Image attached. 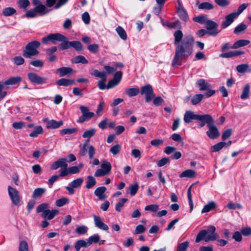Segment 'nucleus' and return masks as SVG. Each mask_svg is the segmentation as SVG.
<instances>
[{
    "instance_id": "obj_1",
    "label": "nucleus",
    "mask_w": 251,
    "mask_h": 251,
    "mask_svg": "<svg viewBox=\"0 0 251 251\" xmlns=\"http://www.w3.org/2000/svg\"><path fill=\"white\" fill-rule=\"evenodd\" d=\"M175 38L174 44L176 46L175 54L172 61V66H180L183 60L191 56L193 52L195 44L194 36L191 34H183L180 30L174 33Z\"/></svg>"
},
{
    "instance_id": "obj_2",
    "label": "nucleus",
    "mask_w": 251,
    "mask_h": 251,
    "mask_svg": "<svg viewBox=\"0 0 251 251\" xmlns=\"http://www.w3.org/2000/svg\"><path fill=\"white\" fill-rule=\"evenodd\" d=\"M219 235L216 233V227L213 226H210L207 227V229H203L200 231L196 238V242L199 243L201 240L205 242L213 241L217 240Z\"/></svg>"
},
{
    "instance_id": "obj_3",
    "label": "nucleus",
    "mask_w": 251,
    "mask_h": 251,
    "mask_svg": "<svg viewBox=\"0 0 251 251\" xmlns=\"http://www.w3.org/2000/svg\"><path fill=\"white\" fill-rule=\"evenodd\" d=\"M41 43L38 41L29 42L25 47L23 51V56L26 58H31L39 54L37 49L40 47Z\"/></svg>"
},
{
    "instance_id": "obj_4",
    "label": "nucleus",
    "mask_w": 251,
    "mask_h": 251,
    "mask_svg": "<svg viewBox=\"0 0 251 251\" xmlns=\"http://www.w3.org/2000/svg\"><path fill=\"white\" fill-rule=\"evenodd\" d=\"M67 37L64 35L59 33H51L49 34L48 36L43 37L42 39L43 44H47L49 41L51 42L53 44H56L57 42H61V43L59 45L58 48L61 50V45L65 43Z\"/></svg>"
},
{
    "instance_id": "obj_5",
    "label": "nucleus",
    "mask_w": 251,
    "mask_h": 251,
    "mask_svg": "<svg viewBox=\"0 0 251 251\" xmlns=\"http://www.w3.org/2000/svg\"><path fill=\"white\" fill-rule=\"evenodd\" d=\"M79 109L82 113V116L77 120V122L78 123H82L85 121L89 120L95 115L93 112H89L88 108L86 106L81 105Z\"/></svg>"
},
{
    "instance_id": "obj_6",
    "label": "nucleus",
    "mask_w": 251,
    "mask_h": 251,
    "mask_svg": "<svg viewBox=\"0 0 251 251\" xmlns=\"http://www.w3.org/2000/svg\"><path fill=\"white\" fill-rule=\"evenodd\" d=\"M140 93L142 95L145 96V100L146 102L150 101L155 95L153 93V90L152 86L148 84L141 87Z\"/></svg>"
},
{
    "instance_id": "obj_7",
    "label": "nucleus",
    "mask_w": 251,
    "mask_h": 251,
    "mask_svg": "<svg viewBox=\"0 0 251 251\" xmlns=\"http://www.w3.org/2000/svg\"><path fill=\"white\" fill-rule=\"evenodd\" d=\"M28 79L33 83L38 85H43L47 83L48 80L47 77H43L36 73H29L27 74Z\"/></svg>"
},
{
    "instance_id": "obj_8",
    "label": "nucleus",
    "mask_w": 251,
    "mask_h": 251,
    "mask_svg": "<svg viewBox=\"0 0 251 251\" xmlns=\"http://www.w3.org/2000/svg\"><path fill=\"white\" fill-rule=\"evenodd\" d=\"M207 34L209 35L216 36L219 31L218 30V24L211 20H207L205 23Z\"/></svg>"
},
{
    "instance_id": "obj_9",
    "label": "nucleus",
    "mask_w": 251,
    "mask_h": 251,
    "mask_svg": "<svg viewBox=\"0 0 251 251\" xmlns=\"http://www.w3.org/2000/svg\"><path fill=\"white\" fill-rule=\"evenodd\" d=\"M71 47L74 48L76 50L80 51L82 49V46L81 43L79 41H69L67 38L65 43L61 45V50H67Z\"/></svg>"
},
{
    "instance_id": "obj_10",
    "label": "nucleus",
    "mask_w": 251,
    "mask_h": 251,
    "mask_svg": "<svg viewBox=\"0 0 251 251\" xmlns=\"http://www.w3.org/2000/svg\"><path fill=\"white\" fill-rule=\"evenodd\" d=\"M8 191L12 203L14 205H18L21 201L19 192L16 189L10 186L8 187Z\"/></svg>"
},
{
    "instance_id": "obj_11",
    "label": "nucleus",
    "mask_w": 251,
    "mask_h": 251,
    "mask_svg": "<svg viewBox=\"0 0 251 251\" xmlns=\"http://www.w3.org/2000/svg\"><path fill=\"white\" fill-rule=\"evenodd\" d=\"M84 179L83 178H77L72 181L66 188L70 194H74L75 193L74 188H77L81 186Z\"/></svg>"
},
{
    "instance_id": "obj_12",
    "label": "nucleus",
    "mask_w": 251,
    "mask_h": 251,
    "mask_svg": "<svg viewBox=\"0 0 251 251\" xmlns=\"http://www.w3.org/2000/svg\"><path fill=\"white\" fill-rule=\"evenodd\" d=\"M207 127L208 128V130L206 131V135L209 138L214 139L220 136L219 130L214 125V123L209 125Z\"/></svg>"
},
{
    "instance_id": "obj_13",
    "label": "nucleus",
    "mask_w": 251,
    "mask_h": 251,
    "mask_svg": "<svg viewBox=\"0 0 251 251\" xmlns=\"http://www.w3.org/2000/svg\"><path fill=\"white\" fill-rule=\"evenodd\" d=\"M43 122L47 123L46 127L47 128L56 129L63 125V122L61 120L56 121L55 120H49L48 119H44Z\"/></svg>"
},
{
    "instance_id": "obj_14",
    "label": "nucleus",
    "mask_w": 251,
    "mask_h": 251,
    "mask_svg": "<svg viewBox=\"0 0 251 251\" xmlns=\"http://www.w3.org/2000/svg\"><path fill=\"white\" fill-rule=\"evenodd\" d=\"M238 16L234 12H232L229 14L227 15L226 17L225 20H224L221 24V26L223 28H226L229 25H230L236 19Z\"/></svg>"
},
{
    "instance_id": "obj_15",
    "label": "nucleus",
    "mask_w": 251,
    "mask_h": 251,
    "mask_svg": "<svg viewBox=\"0 0 251 251\" xmlns=\"http://www.w3.org/2000/svg\"><path fill=\"white\" fill-rule=\"evenodd\" d=\"M68 0H46V5L51 7L54 5V9H57L65 5Z\"/></svg>"
},
{
    "instance_id": "obj_16",
    "label": "nucleus",
    "mask_w": 251,
    "mask_h": 251,
    "mask_svg": "<svg viewBox=\"0 0 251 251\" xmlns=\"http://www.w3.org/2000/svg\"><path fill=\"white\" fill-rule=\"evenodd\" d=\"M93 218L94 224L96 227L103 230L107 231L108 230V226L103 222L100 216L94 215L93 216Z\"/></svg>"
},
{
    "instance_id": "obj_17",
    "label": "nucleus",
    "mask_w": 251,
    "mask_h": 251,
    "mask_svg": "<svg viewBox=\"0 0 251 251\" xmlns=\"http://www.w3.org/2000/svg\"><path fill=\"white\" fill-rule=\"evenodd\" d=\"M68 167L67 159L65 158H61L54 162L50 166L52 170L57 169L59 167L66 168Z\"/></svg>"
},
{
    "instance_id": "obj_18",
    "label": "nucleus",
    "mask_w": 251,
    "mask_h": 251,
    "mask_svg": "<svg viewBox=\"0 0 251 251\" xmlns=\"http://www.w3.org/2000/svg\"><path fill=\"white\" fill-rule=\"evenodd\" d=\"M198 121L203 122L207 125V126L212 124L214 123V120L213 117L209 114L199 115L198 114Z\"/></svg>"
},
{
    "instance_id": "obj_19",
    "label": "nucleus",
    "mask_w": 251,
    "mask_h": 251,
    "mask_svg": "<svg viewBox=\"0 0 251 251\" xmlns=\"http://www.w3.org/2000/svg\"><path fill=\"white\" fill-rule=\"evenodd\" d=\"M198 114H195L192 111H187L184 115V121L187 123H191L192 120H198Z\"/></svg>"
},
{
    "instance_id": "obj_20",
    "label": "nucleus",
    "mask_w": 251,
    "mask_h": 251,
    "mask_svg": "<svg viewBox=\"0 0 251 251\" xmlns=\"http://www.w3.org/2000/svg\"><path fill=\"white\" fill-rule=\"evenodd\" d=\"M178 5L177 13L179 18L185 22L187 21L189 19V16L186 10L181 5L179 2H178Z\"/></svg>"
},
{
    "instance_id": "obj_21",
    "label": "nucleus",
    "mask_w": 251,
    "mask_h": 251,
    "mask_svg": "<svg viewBox=\"0 0 251 251\" xmlns=\"http://www.w3.org/2000/svg\"><path fill=\"white\" fill-rule=\"evenodd\" d=\"M196 4L198 5L199 9L201 10H212L214 8L213 5L208 2H203L200 3L199 0H197L196 1Z\"/></svg>"
},
{
    "instance_id": "obj_22",
    "label": "nucleus",
    "mask_w": 251,
    "mask_h": 251,
    "mask_svg": "<svg viewBox=\"0 0 251 251\" xmlns=\"http://www.w3.org/2000/svg\"><path fill=\"white\" fill-rule=\"evenodd\" d=\"M56 83L58 86L67 87L73 85L75 83V80L72 79L62 78L57 80Z\"/></svg>"
},
{
    "instance_id": "obj_23",
    "label": "nucleus",
    "mask_w": 251,
    "mask_h": 251,
    "mask_svg": "<svg viewBox=\"0 0 251 251\" xmlns=\"http://www.w3.org/2000/svg\"><path fill=\"white\" fill-rule=\"evenodd\" d=\"M250 41L247 39H241L235 42L233 45L231 47V49H238L239 48L248 45Z\"/></svg>"
},
{
    "instance_id": "obj_24",
    "label": "nucleus",
    "mask_w": 251,
    "mask_h": 251,
    "mask_svg": "<svg viewBox=\"0 0 251 251\" xmlns=\"http://www.w3.org/2000/svg\"><path fill=\"white\" fill-rule=\"evenodd\" d=\"M197 85L200 87V91H205L211 88V85L206 82L205 80L203 79L198 80L197 82Z\"/></svg>"
},
{
    "instance_id": "obj_25",
    "label": "nucleus",
    "mask_w": 251,
    "mask_h": 251,
    "mask_svg": "<svg viewBox=\"0 0 251 251\" xmlns=\"http://www.w3.org/2000/svg\"><path fill=\"white\" fill-rule=\"evenodd\" d=\"M22 81V77L19 76L12 77L4 81L3 84L5 85H15L19 83Z\"/></svg>"
},
{
    "instance_id": "obj_26",
    "label": "nucleus",
    "mask_w": 251,
    "mask_h": 251,
    "mask_svg": "<svg viewBox=\"0 0 251 251\" xmlns=\"http://www.w3.org/2000/svg\"><path fill=\"white\" fill-rule=\"evenodd\" d=\"M106 190V187L104 186L98 187L95 191V195L97 196L100 200H103L106 198L104 194Z\"/></svg>"
},
{
    "instance_id": "obj_27",
    "label": "nucleus",
    "mask_w": 251,
    "mask_h": 251,
    "mask_svg": "<svg viewBox=\"0 0 251 251\" xmlns=\"http://www.w3.org/2000/svg\"><path fill=\"white\" fill-rule=\"evenodd\" d=\"M57 72L59 73L60 76H64L73 72V69L69 67H63L57 69Z\"/></svg>"
},
{
    "instance_id": "obj_28",
    "label": "nucleus",
    "mask_w": 251,
    "mask_h": 251,
    "mask_svg": "<svg viewBox=\"0 0 251 251\" xmlns=\"http://www.w3.org/2000/svg\"><path fill=\"white\" fill-rule=\"evenodd\" d=\"M58 213V211L57 210H50L48 209L44 212V214H42V217L48 220H51Z\"/></svg>"
},
{
    "instance_id": "obj_29",
    "label": "nucleus",
    "mask_w": 251,
    "mask_h": 251,
    "mask_svg": "<svg viewBox=\"0 0 251 251\" xmlns=\"http://www.w3.org/2000/svg\"><path fill=\"white\" fill-rule=\"evenodd\" d=\"M196 173L195 171L191 169L186 170L182 172L180 175L179 177L192 178L196 176Z\"/></svg>"
},
{
    "instance_id": "obj_30",
    "label": "nucleus",
    "mask_w": 251,
    "mask_h": 251,
    "mask_svg": "<svg viewBox=\"0 0 251 251\" xmlns=\"http://www.w3.org/2000/svg\"><path fill=\"white\" fill-rule=\"evenodd\" d=\"M236 71L239 73H244L246 72H251V69L248 64H242L237 66Z\"/></svg>"
},
{
    "instance_id": "obj_31",
    "label": "nucleus",
    "mask_w": 251,
    "mask_h": 251,
    "mask_svg": "<svg viewBox=\"0 0 251 251\" xmlns=\"http://www.w3.org/2000/svg\"><path fill=\"white\" fill-rule=\"evenodd\" d=\"M96 184V180L95 177L92 176H88L86 181V187L87 189H91Z\"/></svg>"
},
{
    "instance_id": "obj_32",
    "label": "nucleus",
    "mask_w": 251,
    "mask_h": 251,
    "mask_svg": "<svg viewBox=\"0 0 251 251\" xmlns=\"http://www.w3.org/2000/svg\"><path fill=\"white\" fill-rule=\"evenodd\" d=\"M216 207V204L215 202L213 201H210L204 206L203 208L201 210V213L208 212L215 208Z\"/></svg>"
},
{
    "instance_id": "obj_33",
    "label": "nucleus",
    "mask_w": 251,
    "mask_h": 251,
    "mask_svg": "<svg viewBox=\"0 0 251 251\" xmlns=\"http://www.w3.org/2000/svg\"><path fill=\"white\" fill-rule=\"evenodd\" d=\"M247 28V25L246 24L241 23L234 28L233 32L235 34L239 35L243 33Z\"/></svg>"
},
{
    "instance_id": "obj_34",
    "label": "nucleus",
    "mask_w": 251,
    "mask_h": 251,
    "mask_svg": "<svg viewBox=\"0 0 251 251\" xmlns=\"http://www.w3.org/2000/svg\"><path fill=\"white\" fill-rule=\"evenodd\" d=\"M16 13L15 8L11 7H8L4 8L2 11V14L5 17L11 16Z\"/></svg>"
},
{
    "instance_id": "obj_35",
    "label": "nucleus",
    "mask_w": 251,
    "mask_h": 251,
    "mask_svg": "<svg viewBox=\"0 0 251 251\" xmlns=\"http://www.w3.org/2000/svg\"><path fill=\"white\" fill-rule=\"evenodd\" d=\"M46 192V189L44 188H38L35 189L32 194V197L34 199H37L41 197Z\"/></svg>"
},
{
    "instance_id": "obj_36",
    "label": "nucleus",
    "mask_w": 251,
    "mask_h": 251,
    "mask_svg": "<svg viewBox=\"0 0 251 251\" xmlns=\"http://www.w3.org/2000/svg\"><path fill=\"white\" fill-rule=\"evenodd\" d=\"M72 62L76 64L82 63L86 64L88 63V61L84 56L79 55L74 57L72 60Z\"/></svg>"
},
{
    "instance_id": "obj_37",
    "label": "nucleus",
    "mask_w": 251,
    "mask_h": 251,
    "mask_svg": "<svg viewBox=\"0 0 251 251\" xmlns=\"http://www.w3.org/2000/svg\"><path fill=\"white\" fill-rule=\"evenodd\" d=\"M250 92V86L249 84H247L244 86L242 94L241 95V99L242 100H246L249 97Z\"/></svg>"
},
{
    "instance_id": "obj_38",
    "label": "nucleus",
    "mask_w": 251,
    "mask_h": 251,
    "mask_svg": "<svg viewBox=\"0 0 251 251\" xmlns=\"http://www.w3.org/2000/svg\"><path fill=\"white\" fill-rule=\"evenodd\" d=\"M43 129L40 126H38L35 127L34 130L29 134V136L31 137H36L39 134L43 133Z\"/></svg>"
},
{
    "instance_id": "obj_39",
    "label": "nucleus",
    "mask_w": 251,
    "mask_h": 251,
    "mask_svg": "<svg viewBox=\"0 0 251 251\" xmlns=\"http://www.w3.org/2000/svg\"><path fill=\"white\" fill-rule=\"evenodd\" d=\"M126 94L129 97H135L140 93V90L137 88H130L126 90Z\"/></svg>"
},
{
    "instance_id": "obj_40",
    "label": "nucleus",
    "mask_w": 251,
    "mask_h": 251,
    "mask_svg": "<svg viewBox=\"0 0 251 251\" xmlns=\"http://www.w3.org/2000/svg\"><path fill=\"white\" fill-rule=\"evenodd\" d=\"M226 146V143L220 142L211 147V151L212 152L218 151Z\"/></svg>"
},
{
    "instance_id": "obj_41",
    "label": "nucleus",
    "mask_w": 251,
    "mask_h": 251,
    "mask_svg": "<svg viewBox=\"0 0 251 251\" xmlns=\"http://www.w3.org/2000/svg\"><path fill=\"white\" fill-rule=\"evenodd\" d=\"M77 131V129L75 127H72L70 128H64L60 131V134L61 135L63 136L67 134H72Z\"/></svg>"
},
{
    "instance_id": "obj_42",
    "label": "nucleus",
    "mask_w": 251,
    "mask_h": 251,
    "mask_svg": "<svg viewBox=\"0 0 251 251\" xmlns=\"http://www.w3.org/2000/svg\"><path fill=\"white\" fill-rule=\"evenodd\" d=\"M116 31L121 39L124 40L127 39L126 32L123 27L120 26H118L116 28Z\"/></svg>"
},
{
    "instance_id": "obj_43",
    "label": "nucleus",
    "mask_w": 251,
    "mask_h": 251,
    "mask_svg": "<svg viewBox=\"0 0 251 251\" xmlns=\"http://www.w3.org/2000/svg\"><path fill=\"white\" fill-rule=\"evenodd\" d=\"M30 1L29 0H19L17 4L20 8L23 9L24 10H26L27 8L30 5Z\"/></svg>"
},
{
    "instance_id": "obj_44",
    "label": "nucleus",
    "mask_w": 251,
    "mask_h": 251,
    "mask_svg": "<svg viewBox=\"0 0 251 251\" xmlns=\"http://www.w3.org/2000/svg\"><path fill=\"white\" fill-rule=\"evenodd\" d=\"M100 168L108 175L111 169V165L109 162L104 160L100 165Z\"/></svg>"
},
{
    "instance_id": "obj_45",
    "label": "nucleus",
    "mask_w": 251,
    "mask_h": 251,
    "mask_svg": "<svg viewBox=\"0 0 251 251\" xmlns=\"http://www.w3.org/2000/svg\"><path fill=\"white\" fill-rule=\"evenodd\" d=\"M35 10L37 13H39L41 15H44L48 13L49 10H47L46 6L44 4L40 5L39 6L35 7Z\"/></svg>"
},
{
    "instance_id": "obj_46",
    "label": "nucleus",
    "mask_w": 251,
    "mask_h": 251,
    "mask_svg": "<svg viewBox=\"0 0 251 251\" xmlns=\"http://www.w3.org/2000/svg\"><path fill=\"white\" fill-rule=\"evenodd\" d=\"M203 98V95L200 94H196L193 97L191 100V102L193 105H196L201 101Z\"/></svg>"
},
{
    "instance_id": "obj_47",
    "label": "nucleus",
    "mask_w": 251,
    "mask_h": 251,
    "mask_svg": "<svg viewBox=\"0 0 251 251\" xmlns=\"http://www.w3.org/2000/svg\"><path fill=\"white\" fill-rule=\"evenodd\" d=\"M128 199L126 198L122 199L118 202L116 204L115 210L118 212H120L124 204L127 201Z\"/></svg>"
},
{
    "instance_id": "obj_48",
    "label": "nucleus",
    "mask_w": 251,
    "mask_h": 251,
    "mask_svg": "<svg viewBox=\"0 0 251 251\" xmlns=\"http://www.w3.org/2000/svg\"><path fill=\"white\" fill-rule=\"evenodd\" d=\"M49 205L48 203H44L38 205L36 209L37 213L43 212L42 214H44V212L48 210Z\"/></svg>"
},
{
    "instance_id": "obj_49",
    "label": "nucleus",
    "mask_w": 251,
    "mask_h": 251,
    "mask_svg": "<svg viewBox=\"0 0 251 251\" xmlns=\"http://www.w3.org/2000/svg\"><path fill=\"white\" fill-rule=\"evenodd\" d=\"M138 190V184L137 183H135L133 184H131L129 187V193L131 196L135 195L137 192Z\"/></svg>"
},
{
    "instance_id": "obj_50",
    "label": "nucleus",
    "mask_w": 251,
    "mask_h": 251,
    "mask_svg": "<svg viewBox=\"0 0 251 251\" xmlns=\"http://www.w3.org/2000/svg\"><path fill=\"white\" fill-rule=\"evenodd\" d=\"M100 240V236L98 234H95L90 236L88 239V245H91L93 243H97Z\"/></svg>"
},
{
    "instance_id": "obj_51",
    "label": "nucleus",
    "mask_w": 251,
    "mask_h": 251,
    "mask_svg": "<svg viewBox=\"0 0 251 251\" xmlns=\"http://www.w3.org/2000/svg\"><path fill=\"white\" fill-rule=\"evenodd\" d=\"M189 246V242L185 241L178 245L177 251H186Z\"/></svg>"
},
{
    "instance_id": "obj_52",
    "label": "nucleus",
    "mask_w": 251,
    "mask_h": 251,
    "mask_svg": "<svg viewBox=\"0 0 251 251\" xmlns=\"http://www.w3.org/2000/svg\"><path fill=\"white\" fill-rule=\"evenodd\" d=\"M167 26L169 28L175 29H180L181 28V23L179 21H176L175 22L170 23L167 25Z\"/></svg>"
},
{
    "instance_id": "obj_53",
    "label": "nucleus",
    "mask_w": 251,
    "mask_h": 251,
    "mask_svg": "<svg viewBox=\"0 0 251 251\" xmlns=\"http://www.w3.org/2000/svg\"><path fill=\"white\" fill-rule=\"evenodd\" d=\"M95 133H96L95 129L92 128V129H91L90 130L85 131L82 135V137L83 138H90L92 137L93 136H94L95 135Z\"/></svg>"
},
{
    "instance_id": "obj_54",
    "label": "nucleus",
    "mask_w": 251,
    "mask_h": 251,
    "mask_svg": "<svg viewBox=\"0 0 251 251\" xmlns=\"http://www.w3.org/2000/svg\"><path fill=\"white\" fill-rule=\"evenodd\" d=\"M214 2L219 6L223 7H226L230 4L228 0H214Z\"/></svg>"
},
{
    "instance_id": "obj_55",
    "label": "nucleus",
    "mask_w": 251,
    "mask_h": 251,
    "mask_svg": "<svg viewBox=\"0 0 251 251\" xmlns=\"http://www.w3.org/2000/svg\"><path fill=\"white\" fill-rule=\"evenodd\" d=\"M30 64L35 67L42 68L44 65V62L40 59H36L31 61Z\"/></svg>"
},
{
    "instance_id": "obj_56",
    "label": "nucleus",
    "mask_w": 251,
    "mask_h": 251,
    "mask_svg": "<svg viewBox=\"0 0 251 251\" xmlns=\"http://www.w3.org/2000/svg\"><path fill=\"white\" fill-rule=\"evenodd\" d=\"M159 206L155 204L147 205L145 208L146 211H151L153 212H157Z\"/></svg>"
},
{
    "instance_id": "obj_57",
    "label": "nucleus",
    "mask_w": 251,
    "mask_h": 251,
    "mask_svg": "<svg viewBox=\"0 0 251 251\" xmlns=\"http://www.w3.org/2000/svg\"><path fill=\"white\" fill-rule=\"evenodd\" d=\"M19 251H28V246L26 241H22L20 243Z\"/></svg>"
},
{
    "instance_id": "obj_58",
    "label": "nucleus",
    "mask_w": 251,
    "mask_h": 251,
    "mask_svg": "<svg viewBox=\"0 0 251 251\" xmlns=\"http://www.w3.org/2000/svg\"><path fill=\"white\" fill-rule=\"evenodd\" d=\"M75 232L79 234H85L87 231V227L85 226H79L75 229Z\"/></svg>"
},
{
    "instance_id": "obj_59",
    "label": "nucleus",
    "mask_w": 251,
    "mask_h": 251,
    "mask_svg": "<svg viewBox=\"0 0 251 251\" xmlns=\"http://www.w3.org/2000/svg\"><path fill=\"white\" fill-rule=\"evenodd\" d=\"M193 21L195 22L203 24L204 23H206V16H199L193 18Z\"/></svg>"
},
{
    "instance_id": "obj_60",
    "label": "nucleus",
    "mask_w": 251,
    "mask_h": 251,
    "mask_svg": "<svg viewBox=\"0 0 251 251\" xmlns=\"http://www.w3.org/2000/svg\"><path fill=\"white\" fill-rule=\"evenodd\" d=\"M37 16V11L35 10V8L33 9L28 10L25 14V16L28 18H34Z\"/></svg>"
},
{
    "instance_id": "obj_61",
    "label": "nucleus",
    "mask_w": 251,
    "mask_h": 251,
    "mask_svg": "<svg viewBox=\"0 0 251 251\" xmlns=\"http://www.w3.org/2000/svg\"><path fill=\"white\" fill-rule=\"evenodd\" d=\"M248 3H244L239 6L237 9V12H234V13L236 14V15L238 17L239 15L247 8L248 6Z\"/></svg>"
},
{
    "instance_id": "obj_62",
    "label": "nucleus",
    "mask_w": 251,
    "mask_h": 251,
    "mask_svg": "<svg viewBox=\"0 0 251 251\" xmlns=\"http://www.w3.org/2000/svg\"><path fill=\"white\" fill-rule=\"evenodd\" d=\"M164 143L163 140L161 139H156L151 141V144L154 147H158L163 145Z\"/></svg>"
},
{
    "instance_id": "obj_63",
    "label": "nucleus",
    "mask_w": 251,
    "mask_h": 251,
    "mask_svg": "<svg viewBox=\"0 0 251 251\" xmlns=\"http://www.w3.org/2000/svg\"><path fill=\"white\" fill-rule=\"evenodd\" d=\"M13 61L16 65H21L24 63L25 60L21 56H16L13 58Z\"/></svg>"
},
{
    "instance_id": "obj_64",
    "label": "nucleus",
    "mask_w": 251,
    "mask_h": 251,
    "mask_svg": "<svg viewBox=\"0 0 251 251\" xmlns=\"http://www.w3.org/2000/svg\"><path fill=\"white\" fill-rule=\"evenodd\" d=\"M120 146L118 144L114 146L110 150V152L113 155H116L118 154L120 152Z\"/></svg>"
}]
</instances>
